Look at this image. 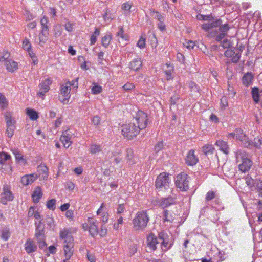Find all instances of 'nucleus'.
Masks as SVG:
<instances>
[{
    "label": "nucleus",
    "instance_id": "1",
    "mask_svg": "<svg viewBox=\"0 0 262 262\" xmlns=\"http://www.w3.org/2000/svg\"><path fill=\"white\" fill-rule=\"evenodd\" d=\"M60 237L64 239L63 250L64 255L68 258H70L74 253V239L71 235L70 230L64 228L60 232Z\"/></svg>",
    "mask_w": 262,
    "mask_h": 262
},
{
    "label": "nucleus",
    "instance_id": "2",
    "mask_svg": "<svg viewBox=\"0 0 262 262\" xmlns=\"http://www.w3.org/2000/svg\"><path fill=\"white\" fill-rule=\"evenodd\" d=\"M149 217L146 211H138L133 220V228L135 231H143L147 226Z\"/></svg>",
    "mask_w": 262,
    "mask_h": 262
},
{
    "label": "nucleus",
    "instance_id": "3",
    "mask_svg": "<svg viewBox=\"0 0 262 262\" xmlns=\"http://www.w3.org/2000/svg\"><path fill=\"white\" fill-rule=\"evenodd\" d=\"M121 132L124 137L128 140H131L139 133L140 129L135 125V122H131L129 124L123 125Z\"/></svg>",
    "mask_w": 262,
    "mask_h": 262
},
{
    "label": "nucleus",
    "instance_id": "4",
    "mask_svg": "<svg viewBox=\"0 0 262 262\" xmlns=\"http://www.w3.org/2000/svg\"><path fill=\"white\" fill-rule=\"evenodd\" d=\"M236 157L237 162L242 161V163L238 165L240 171L243 172L248 171L252 165V162L248 158L245 151H238Z\"/></svg>",
    "mask_w": 262,
    "mask_h": 262
},
{
    "label": "nucleus",
    "instance_id": "5",
    "mask_svg": "<svg viewBox=\"0 0 262 262\" xmlns=\"http://www.w3.org/2000/svg\"><path fill=\"white\" fill-rule=\"evenodd\" d=\"M189 180L190 177L187 174L180 173L176 177V186L182 191H187L189 189Z\"/></svg>",
    "mask_w": 262,
    "mask_h": 262
},
{
    "label": "nucleus",
    "instance_id": "6",
    "mask_svg": "<svg viewBox=\"0 0 262 262\" xmlns=\"http://www.w3.org/2000/svg\"><path fill=\"white\" fill-rule=\"evenodd\" d=\"M5 119L7 126L6 134L9 138H11L13 136L16 129V122L12 117L10 112H6L5 113Z\"/></svg>",
    "mask_w": 262,
    "mask_h": 262
},
{
    "label": "nucleus",
    "instance_id": "7",
    "mask_svg": "<svg viewBox=\"0 0 262 262\" xmlns=\"http://www.w3.org/2000/svg\"><path fill=\"white\" fill-rule=\"evenodd\" d=\"M169 184L168 174L163 172L157 177L155 182V186L158 191H161L163 189H167L169 187Z\"/></svg>",
    "mask_w": 262,
    "mask_h": 262
},
{
    "label": "nucleus",
    "instance_id": "8",
    "mask_svg": "<svg viewBox=\"0 0 262 262\" xmlns=\"http://www.w3.org/2000/svg\"><path fill=\"white\" fill-rule=\"evenodd\" d=\"M148 121L147 115L142 111H139L137 114L136 118L132 120L133 122L135 123V125H137L140 130H142L147 126Z\"/></svg>",
    "mask_w": 262,
    "mask_h": 262
},
{
    "label": "nucleus",
    "instance_id": "9",
    "mask_svg": "<svg viewBox=\"0 0 262 262\" xmlns=\"http://www.w3.org/2000/svg\"><path fill=\"white\" fill-rule=\"evenodd\" d=\"M219 27V30L220 31V33L216 35L218 33L217 31L211 32L207 35L209 38H212L215 36V40L218 42L221 41L222 39L224 38V37L227 35V32L230 29L228 24H226L223 25L221 24Z\"/></svg>",
    "mask_w": 262,
    "mask_h": 262
},
{
    "label": "nucleus",
    "instance_id": "10",
    "mask_svg": "<svg viewBox=\"0 0 262 262\" xmlns=\"http://www.w3.org/2000/svg\"><path fill=\"white\" fill-rule=\"evenodd\" d=\"M71 83L68 81L65 84H61L60 86V95L64 98L60 99V101L63 104H67L69 98H70Z\"/></svg>",
    "mask_w": 262,
    "mask_h": 262
},
{
    "label": "nucleus",
    "instance_id": "11",
    "mask_svg": "<svg viewBox=\"0 0 262 262\" xmlns=\"http://www.w3.org/2000/svg\"><path fill=\"white\" fill-rule=\"evenodd\" d=\"M52 82V81L50 78H48L43 81L39 85L40 91L37 93V96L43 99L45 93L50 90V85Z\"/></svg>",
    "mask_w": 262,
    "mask_h": 262
},
{
    "label": "nucleus",
    "instance_id": "12",
    "mask_svg": "<svg viewBox=\"0 0 262 262\" xmlns=\"http://www.w3.org/2000/svg\"><path fill=\"white\" fill-rule=\"evenodd\" d=\"M13 199V195L9 190L7 185H5L3 188V192L1 194L0 202L3 204H6L8 201Z\"/></svg>",
    "mask_w": 262,
    "mask_h": 262
},
{
    "label": "nucleus",
    "instance_id": "13",
    "mask_svg": "<svg viewBox=\"0 0 262 262\" xmlns=\"http://www.w3.org/2000/svg\"><path fill=\"white\" fill-rule=\"evenodd\" d=\"M235 135L237 139H238L242 143L244 146L248 147L250 146L251 142L248 139L247 137L243 133V131L241 128H236L235 129Z\"/></svg>",
    "mask_w": 262,
    "mask_h": 262
},
{
    "label": "nucleus",
    "instance_id": "14",
    "mask_svg": "<svg viewBox=\"0 0 262 262\" xmlns=\"http://www.w3.org/2000/svg\"><path fill=\"white\" fill-rule=\"evenodd\" d=\"M88 222L89 223V233L92 237H94L98 234V222L92 217L88 219Z\"/></svg>",
    "mask_w": 262,
    "mask_h": 262
},
{
    "label": "nucleus",
    "instance_id": "15",
    "mask_svg": "<svg viewBox=\"0 0 262 262\" xmlns=\"http://www.w3.org/2000/svg\"><path fill=\"white\" fill-rule=\"evenodd\" d=\"M159 240L161 241V244L162 246L166 249L170 248L172 244L170 241L169 236L165 232H161L159 233L158 236Z\"/></svg>",
    "mask_w": 262,
    "mask_h": 262
},
{
    "label": "nucleus",
    "instance_id": "16",
    "mask_svg": "<svg viewBox=\"0 0 262 262\" xmlns=\"http://www.w3.org/2000/svg\"><path fill=\"white\" fill-rule=\"evenodd\" d=\"M73 136V134L69 132V130H66L63 133V134L60 137V141L65 148H67L71 145L72 141L71 140Z\"/></svg>",
    "mask_w": 262,
    "mask_h": 262
},
{
    "label": "nucleus",
    "instance_id": "17",
    "mask_svg": "<svg viewBox=\"0 0 262 262\" xmlns=\"http://www.w3.org/2000/svg\"><path fill=\"white\" fill-rule=\"evenodd\" d=\"M36 226L35 236L36 238H43L45 235V225L40 221L38 222H35Z\"/></svg>",
    "mask_w": 262,
    "mask_h": 262
},
{
    "label": "nucleus",
    "instance_id": "18",
    "mask_svg": "<svg viewBox=\"0 0 262 262\" xmlns=\"http://www.w3.org/2000/svg\"><path fill=\"white\" fill-rule=\"evenodd\" d=\"M198 158L194 154V150H190L188 152L185 159L186 164L190 166L195 165L198 163Z\"/></svg>",
    "mask_w": 262,
    "mask_h": 262
},
{
    "label": "nucleus",
    "instance_id": "19",
    "mask_svg": "<svg viewBox=\"0 0 262 262\" xmlns=\"http://www.w3.org/2000/svg\"><path fill=\"white\" fill-rule=\"evenodd\" d=\"M37 178V174L25 175L21 178V183L24 186H27L32 184Z\"/></svg>",
    "mask_w": 262,
    "mask_h": 262
},
{
    "label": "nucleus",
    "instance_id": "20",
    "mask_svg": "<svg viewBox=\"0 0 262 262\" xmlns=\"http://www.w3.org/2000/svg\"><path fill=\"white\" fill-rule=\"evenodd\" d=\"M37 177L41 179H47L48 177V168L45 165H39L37 167Z\"/></svg>",
    "mask_w": 262,
    "mask_h": 262
},
{
    "label": "nucleus",
    "instance_id": "21",
    "mask_svg": "<svg viewBox=\"0 0 262 262\" xmlns=\"http://www.w3.org/2000/svg\"><path fill=\"white\" fill-rule=\"evenodd\" d=\"M148 247L151 250H155L157 248L156 245L159 243L158 239L154 234H150L147 237Z\"/></svg>",
    "mask_w": 262,
    "mask_h": 262
},
{
    "label": "nucleus",
    "instance_id": "22",
    "mask_svg": "<svg viewBox=\"0 0 262 262\" xmlns=\"http://www.w3.org/2000/svg\"><path fill=\"white\" fill-rule=\"evenodd\" d=\"M176 202V198L169 196L166 198H163L158 201L159 205L163 208L167 207Z\"/></svg>",
    "mask_w": 262,
    "mask_h": 262
},
{
    "label": "nucleus",
    "instance_id": "23",
    "mask_svg": "<svg viewBox=\"0 0 262 262\" xmlns=\"http://www.w3.org/2000/svg\"><path fill=\"white\" fill-rule=\"evenodd\" d=\"M37 246L35 242L31 239H28L25 244V249L27 253L30 254L34 252L37 250Z\"/></svg>",
    "mask_w": 262,
    "mask_h": 262
},
{
    "label": "nucleus",
    "instance_id": "24",
    "mask_svg": "<svg viewBox=\"0 0 262 262\" xmlns=\"http://www.w3.org/2000/svg\"><path fill=\"white\" fill-rule=\"evenodd\" d=\"M219 147V149L223 151L226 155H228L229 152L230 148L227 142L223 140H217L215 144Z\"/></svg>",
    "mask_w": 262,
    "mask_h": 262
},
{
    "label": "nucleus",
    "instance_id": "25",
    "mask_svg": "<svg viewBox=\"0 0 262 262\" xmlns=\"http://www.w3.org/2000/svg\"><path fill=\"white\" fill-rule=\"evenodd\" d=\"M49 31H43L39 34V45L43 46L48 39Z\"/></svg>",
    "mask_w": 262,
    "mask_h": 262
},
{
    "label": "nucleus",
    "instance_id": "26",
    "mask_svg": "<svg viewBox=\"0 0 262 262\" xmlns=\"http://www.w3.org/2000/svg\"><path fill=\"white\" fill-rule=\"evenodd\" d=\"M130 68L134 71H138L142 66V61L140 58H136L130 62Z\"/></svg>",
    "mask_w": 262,
    "mask_h": 262
},
{
    "label": "nucleus",
    "instance_id": "27",
    "mask_svg": "<svg viewBox=\"0 0 262 262\" xmlns=\"http://www.w3.org/2000/svg\"><path fill=\"white\" fill-rule=\"evenodd\" d=\"M42 196L41 188L37 187L35 188L32 195L33 201L34 203H37Z\"/></svg>",
    "mask_w": 262,
    "mask_h": 262
},
{
    "label": "nucleus",
    "instance_id": "28",
    "mask_svg": "<svg viewBox=\"0 0 262 262\" xmlns=\"http://www.w3.org/2000/svg\"><path fill=\"white\" fill-rule=\"evenodd\" d=\"M6 65L7 70L9 72H14L18 68L17 63L11 60H8L6 63Z\"/></svg>",
    "mask_w": 262,
    "mask_h": 262
},
{
    "label": "nucleus",
    "instance_id": "29",
    "mask_svg": "<svg viewBox=\"0 0 262 262\" xmlns=\"http://www.w3.org/2000/svg\"><path fill=\"white\" fill-rule=\"evenodd\" d=\"M1 232L0 236L1 238L5 241H8L11 235L9 228L5 227L1 230Z\"/></svg>",
    "mask_w": 262,
    "mask_h": 262
},
{
    "label": "nucleus",
    "instance_id": "30",
    "mask_svg": "<svg viewBox=\"0 0 262 262\" xmlns=\"http://www.w3.org/2000/svg\"><path fill=\"white\" fill-rule=\"evenodd\" d=\"M252 77L253 76L251 73L248 72L245 74L242 78L243 84L246 86L250 85L251 83Z\"/></svg>",
    "mask_w": 262,
    "mask_h": 262
},
{
    "label": "nucleus",
    "instance_id": "31",
    "mask_svg": "<svg viewBox=\"0 0 262 262\" xmlns=\"http://www.w3.org/2000/svg\"><path fill=\"white\" fill-rule=\"evenodd\" d=\"M134 158V151L132 149H127L126 150V158L127 162L129 165L134 164L135 162L133 159Z\"/></svg>",
    "mask_w": 262,
    "mask_h": 262
},
{
    "label": "nucleus",
    "instance_id": "32",
    "mask_svg": "<svg viewBox=\"0 0 262 262\" xmlns=\"http://www.w3.org/2000/svg\"><path fill=\"white\" fill-rule=\"evenodd\" d=\"M163 220L164 222H168L172 223L174 218L170 212L167 210H165L163 211Z\"/></svg>",
    "mask_w": 262,
    "mask_h": 262
},
{
    "label": "nucleus",
    "instance_id": "33",
    "mask_svg": "<svg viewBox=\"0 0 262 262\" xmlns=\"http://www.w3.org/2000/svg\"><path fill=\"white\" fill-rule=\"evenodd\" d=\"M251 94L254 101L257 103L259 101V89L257 87L252 88Z\"/></svg>",
    "mask_w": 262,
    "mask_h": 262
},
{
    "label": "nucleus",
    "instance_id": "34",
    "mask_svg": "<svg viewBox=\"0 0 262 262\" xmlns=\"http://www.w3.org/2000/svg\"><path fill=\"white\" fill-rule=\"evenodd\" d=\"M214 150V148L212 145L207 144L204 145L202 148V151L205 155L212 154Z\"/></svg>",
    "mask_w": 262,
    "mask_h": 262
},
{
    "label": "nucleus",
    "instance_id": "35",
    "mask_svg": "<svg viewBox=\"0 0 262 262\" xmlns=\"http://www.w3.org/2000/svg\"><path fill=\"white\" fill-rule=\"evenodd\" d=\"M62 28L61 25L57 24L54 26L53 33L55 37H58L62 34Z\"/></svg>",
    "mask_w": 262,
    "mask_h": 262
},
{
    "label": "nucleus",
    "instance_id": "36",
    "mask_svg": "<svg viewBox=\"0 0 262 262\" xmlns=\"http://www.w3.org/2000/svg\"><path fill=\"white\" fill-rule=\"evenodd\" d=\"M100 29L98 28H96L94 33L91 37L90 43L91 45H93L96 43L97 38L100 35Z\"/></svg>",
    "mask_w": 262,
    "mask_h": 262
},
{
    "label": "nucleus",
    "instance_id": "37",
    "mask_svg": "<svg viewBox=\"0 0 262 262\" xmlns=\"http://www.w3.org/2000/svg\"><path fill=\"white\" fill-rule=\"evenodd\" d=\"M112 40V36L110 34H106L102 38V45L105 48H107L109 46L111 40Z\"/></svg>",
    "mask_w": 262,
    "mask_h": 262
},
{
    "label": "nucleus",
    "instance_id": "38",
    "mask_svg": "<svg viewBox=\"0 0 262 262\" xmlns=\"http://www.w3.org/2000/svg\"><path fill=\"white\" fill-rule=\"evenodd\" d=\"M22 47L25 50L28 51L30 55H31L30 52L31 51V45L29 40L27 38H25L23 41Z\"/></svg>",
    "mask_w": 262,
    "mask_h": 262
},
{
    "label": "nucleus",
    "instance_id": "39",
    "mask_svg": "<svg viewBox=\"0 0 262 262\" xmlns=\"http://www.w3.org/2000/svg\"><path fill=\"white\" fill-rule=\"evenodd\" d=\"M150 15L154 19H156L158 20V21H161V20H164V17L158 11L151 10Z\"/></svg>",
    "mask_w": 262,
    "mask_h": 262
},
{
    "label": "nucleus",
    "instance_id": "40",
    "mask_svg": "<svg viewBox=\"0 0 262 262\" xmlns=\"http://www.w3.org/2000/svg\"><path fill=\"white\" fill-rule=\"evenodd\" d=\"M102 91V88L97 83H93L91 89V92L93 94H98Z\"/></svg>",
    "mask_w": 262,
    "mask_h": 262
},
{
    "label": "nucleus",
    "instance_id": "41",
    "mask_svg": "<svg viewBox=\"0 0 262 262\" xmlns=\"http://www.w3.org/2000/svg\"><path fill=\"white\" fill-rule=\"evenodd\" d=\"M27 113L31 120H35L38 118V114L34 110L28 108L27 110Z\"/></svg>",
    "mask_w": 262,
    "mask_h": 262
},
{
    "label": "nucleus",
    "instance_id": "42",
    "mask_svg": "<svg viewBox=\"0 0 262 262\" xmlns=\"http://www.w3.org/2000/svg\"><path fill=\"white\" fill-rule=\"evenodd\" d=\"M48 23V19L46 16H43L40 20V24L41 25V30L49 31V27L47 25Z\"/></svg>",
    "mask_w": 262,
    "mask_h": 262
},
{
    "label": "nucleus",
    "instance_id": "43",
    "mask_svg": "<svg viewBox=\"0 0 262 262\" xmlns=\"http://www.w3.org/2000/svg\"><path fill=\"white\" fill-rule=\"evenodd\" d=\"M90 149L91 154H95L99 152L101 150V148L99 145L92 144L90 146Z\"/></svg>",
    "mask_w": 262,
    "mask_h": 262
},
{
    "label": "nucleus",
    "instance_id": "44",
    "mask_svg": "<svg viewBox=\"0 0 262 262\" xmlns=\"http://www.w3.org/2000/svg\"><path fill=\"white\" fill-rule=\"evenodd\" d=\"M56 200L54 199H51L47 202V207L52 210L55 209Z\"/></svg>",
    "mask_w": 262,
    "mask_h": 262
},
{
    "label": "nucleus",
    "instance_id": "45",
    "mask_svg": "<svg viewBox=\"0 0 262 262\" xmlns=\"http://www.w3.org/2000/svg\"><path fill=\"white\" fill-rule=\"evenodd\" d=\"M11 156L10 155L5 152H0V163L3 164L6 161L10 159Z\"/></svg>",
    "mask_w": 262,
    "mask_h": 262
},
{
    "label": "nucleus",
    "instance_id": "46",
    "mask_svg": "<svg viewBox=\"0 0 262 262\" xmlns=\"http://www.w3.org/2000/svg\"><path fill=\"white\" fill-rule=\"evenodd\" d=\"M251 145H253L256 148H260L262 145V140L259 138H255L253 142L251 141Z\"/></svg>",
    "mask_w": 262,
    "mask_h": 262
},
{
    "label": "nucleus",
    "instance_id": "47",
    "mask_svg": "<svg viewBox=\"0 0 262 262\" xmlns=\"http://www.w3.org/2000/svg\"><path fill=\"white\" fill-rule=\"evenodd\" d=\"M166 67L167 68V70H165L164 71L166 75H167V79H171V74L172 72L173 71V67L171 66L169 64H166Z\"/></svg>",
    "mask_w": 262,
    "mask_h": 262
},
{
    "label": "nucleus",
    "instance_id": "48",
    "mask_svg": "<svg viewBox=\"0 0 262 262\" xmlns=\"http://www.w3.org/2000/svg\"><path fill=\"white\" fill-rule=\"evenodd\" d=\"M262 189V181L260 180H256L255 184L253 188H252V190H257L258 192V191H260Z\"/></svg>",
    "mask_w": 262,
    "mask_h": 262
},
{
    "label": "nucleus",
    "instance_id": "49",
    "mask_svg": "<svg viewBox=\"0 0 262 262\" xmlns=\"http://www.w3.org/2000/svg\"><path fill=\"white\" fill-rule=\"evenodd\" d=\"M246 180V183L247 185L251 188L252 190V188H253L255 180L253 179L251 177H247L245 179Z\"/></svg>",
    "mask_w": 262,
    "mask_h": 262
},
{
    "label": "nucleus",
    "instance_id": "50",
    "mask_svg": "<svg viewBox=\"0 0 262 262\" xmlns=\"http://www.w3.org/2000/svg\"><path fill=\"white\" fill-rule=\"evenodd\" d=\"M45 222L50 228H53L55 226L53 219L50 215H47L46 216Z\"/></svg>",
    "mask_w": 262,
    "mask_h": 262
},
{
    "label": "nucleus",
    "instance_id": "51",
    "mask_svg": "<svg viewBox=\"0 0 262 262\" xmlns=\"http://www.w3.org/2000/svg\"><path fill=\"white\" fill-rule=\"evenodd\" d=\"M189 88L192 92H199L200 90L199 86L192 81H191L189 83Z\"/></svg>",
    "mask_w": 262,
    "mask_h": 262
},
{
    "label": "nucleus",
    "instance_id": "52",
    "mask_svg": "<svg viewBox=\"0 0 262 262\" xmlns=\"http://www.w3.org/2000/svg\"><path fill=\"white\" fill-rule=\"evenodd\" d=\"M8 105V102L4 95L0 94V106L2 108H4Z\"/></svg>",
    "mask_w": 262,
    "mask_h": 262
},
{
    "label": "nucleus",
    "instance_id": "53",
    "mask_svg": "<svg viewBox=\"0 0 262 262\" xmlns=\"http://www.w3.org/2000/svg\"><path fill=\"white\" fill-rule=\"evenodd\" d=\"M215 198V192L213 191H209L206 195L205 200L207 202H208L213 199H214Z\"/></svg>",
    "mask_w": 262,
    "mask_h": 262
},
{
    "label": "nucleus",
    "instance_id": "54",
    "mask_svg": "<svg viewBox=\"0 0 262 262\" xmlns=\"http://www.w3.org/2000/svg\"><path fill=\"white\" fill-rule=\"evenodd\" d=\"M112 15H113V14L111 13V11L106 10V12L103 15V17L105 21H111L113 19Z\"/></svg>",
    "mask_w": 262,
    "mask_h": 262
},
{
    "label": "nucleus",
    "instance_id": "55",
    "mask_svg": "<svg viewBox=\"0 0 262 262\" xmlns=\"http://www.w3.org/2000/svg\"><path fill=\"white\" fill-rule=\"evenodd\" d=\"M209 23L211 25V27L213 29L214 28H216L219 26H220L222 23V21L221 19H216L215 20H211L210 21H209Z\"/></svg>",
    "mask_w": 262,
    "mask_h": 262
},
{
    "label": "nucleus",
    "instance_id": "56",
    "mask_svg": "<svg viewBox=\"0 0 262 262\" xmlns=\"http://www.w3.org/2000/svg\"><path fill=\"white\" fill-rule=\"evenodd\" d=\"M10 57V54L8 52H4L3 53V55L0 56V61H6V63L8 60H10L9 58Z\"/></svg>",
    "mask_w": 262,
    "mask_h": 262
},
{
    "label": "nucleus",
    "instance_id": "57",
    "mask_svg": "<svg viewBox=\"0 0 262 262\" xmlns=\"http://www.w3.org/2000/svg\"><path fill=\"white\" fill-rule=\"evenodd\" d=\"M13 154L15 156V159L17 161L19 162L20 161L24 160L23 155L18 150H14L13 151Z\"/></svg>",
    "mask_w": 262,
    "mask_h": 262
},
{
    "label": "nucleus",
    "instance_id": "58",
    "mask_svg": "<svg viewBox=\"0 0 262 262\" xmlns=\"http://www.w3.org/2000/svg\"><path fill=\"white\" fill-rule=\"evenodd\" d=\"M123 217L120 216L119 219H117V222L115 223L114 224V229L115 230H118L120 225H122L123 224Z\"/></svg>",
    "mask_w": 262,
    "mask_h": 262
},
{
    "label": "nucleus",
    "instance_id": "59",
    "mask_svg": "<svg viewBox=\"0 0 262 262\" xmlns=\"http://www.w3.org/2000/svg\"><path fill=\"white\" fill-rule=\"evenodd\" d=\"M211 26L210 24L208 21V23L203 24L201 28L205 31L209 32L211 29H213Z\"/></svg>",
    "mask_w": 262,
    "mask_h": 262
},
{
    "label": "nucleus",
    "instance_id": "60",
    "mask_svg": "<svg viewBox=\"0 0 262 262\" xmlns=\"http://www.w3.org/2000/svg\"><path fill=\"white\" fill-rule=\"evenodd\" d=\"M39 247L41 249H43L46 246L47 244L45 242V237H43V238L42 239L39 238H36Z\"/></svg>",
    "mask_w": 262,
    "mask_h": 262
},
{
    "label": "nucleus",
    "instance_id": "61",
    "mask_svg": "<svg viewBox=\"0 0 262 262\" xmlns=\"http://www.w3.org/2000/svg\"><path fill=\"white\" fill-rule=\"evenodd\" d=\"M241 58V53H235V54L233 55L231 58V61L233 63H237Z\"/></svg>",
    "mask_w": 262,
    "mask_h": 262
},
{
    "label": "nucleus",
    "instance_id": "62",
    "mask_svg": "<svg viewBox=\"0 0 262 262\" xmlns=\"http://www.w3.org/2000/svg\"><path fill=\"white\" fill-rule=\"evenodd\" d=\"M137 46L140 48H143L145 46V39L142 36L141 37L139 40L138 41Z\"/></svg>",
    "mask_w": 262,
    "mask_h": 262
},
{
    "label": "nucleus",
    "instance_id": "63",
    "mask_svg": "<svg viewBox=\"0 0 262 262\" xmlns=\"http://www.w3.org/2000/svg\"><path fill=\"white\" fill-rule=\"evenodd\" d=\"M164 21V20H161V21H159V23L158 24V29L162 31H165L166 30V26Z\"/></svg>",
    "mask_w": 262,
    "mask_h": 262
},
{
    "label": "nucleus",
    "instance_id": "64",
    "mask_svg": "<svg viewBox=\"0 0 262 262\" xmlns=\"http://www.w3.org/2000/svg\"><path fill=\"white\" fill-rule=\"evenodd\" d=\"M184 45L189 50L193 49L195 46V43L193 41L186 42Z\"/></svg>",
    "mask_w": 262,
    "mask_h": 262
}]
</instances>
